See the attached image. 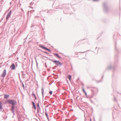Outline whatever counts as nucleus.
I'll return each instance as SVG.
<instances>
[{"mask_svg": "<svg viewBox=\"0 0 121 121\" xmlns=\"http://www.w3.org/2000/svg\"><path fill=\"white\" fill-rule=\"evenodd\" d=\"M71 75H69L68 77V78L69 79V80L70 81L71 80Z\"/></svg>", "mask_w": 121, "mask_h": 121, "instance_id": "nucleus-11", "label": "nucleus"}, {"mask_svg": "<svg viewBox=\"0 0 121 121\" xmlns=\"http://www.w3.org/2000/svg\"><path fill=\"white\" fill-rule=\"evenodd\" d=\"M14 105H12V112H14Z\"/></svg>", "mask_w": 121, "mask_h": 121, "instance_id": "nucleus-8", "label": "nucleus"}, {"mask_svg": "<svg viewBox=\"0 0 121 121\" xmlns=\"http://www.w3.org/2000/svg\"><path fill=\"white\" fill-rule=\"evenodd\" d=\"M10 68L14 70L15 69V65L14 64H13L10 66Z\"/></svg>", "mask_w": 121, "mask_h": 121, "instance_id": "nucleus-6", "label": "nucleus"}, {"mask_svg": "<svg viewBox=\"0 0 121 121\" xmlns=\"http://www.w3.org/2000/svg\"><path fill=\"white\" fill-rule=\"evenodd\" d=\"M49 93L51 95L52 94V91H50Z\"/></svg>", "mask_w": 121, "mask_h": 121, "instance_id": "nucleus-17", "label": "nucleus"}, {"mask_svg": "<svg viewBox=\"0 0 121 121\" xmlns=\"http://www.w3.org/2000/svg\"><path fill=\"white\" fill-rule=\"evenodd\" d=\"M40 47L42 48L43 49H45L46 50H47L48 51H50V49H48L46 48L45 47H44V46L42 45H40Z\"/></svg>", "mask_w": 121, "mask_h": 121, "instance_id": "nucleus-5", "label": "nucleus"}, {"mask_svg": "<svg viewBox=\"0 0 121 121\" xmlns=\"http://www.w3.org/2000/svg\"><path fill=\"white\" fill-rule=\"evenodd\" d=\"M23 87H24V85L23 84Z\"/></svg>", "mask_w": 121, "mask_h": 121, "instance_id": "nucleus-20", "label": "nucleus"}, {"mask_svg": "<svg viewBox=\"0 0 121 121\" xmlns=\"http://www.w3.org/2000/svg\"><path fill=\"white\" fill-rule=\"evenodd\" d=\"M45 114L47 117L48 116L47 114L46 113H45Z\"/></svg>", "mask_w": 121, "mask_h": 121, "instance_id": "nucleus-18", "label": "nucleus"}, {"mask_svg": "<svg viewBox=\"0 0 121 121\" xmlns=\"http://www.w3.org/2000/svg\"><path fill=\"white\" fill-rule=\"evenodd\" d=\"M6 74V70L5 69L4 70L1 76L3 77H4Z\"/></svg>", "mask_w": 121, "mask_h": 121, "instance_id": "nucleus-3", "label": "nucleus"}, {"mask_svg": "<svg viewBox=\"0 0 121 121\" xmlns=\"http://www.w3.org/2000/svg\"><path fill=\"white\" fill-rule=\"evenodd\" d=\"M52 61L55 64L57 65H61L62 64V63L59 62V61L52 60Z\"/></svg>", "mask_w": 121, "mask_h": 121, "instance_id": "nucleus-2", "label": "nucleus"}, {"mask_svg": "<svg viewBox=\"0 0 121 121\" xmlns=\"http://www.w3.org/2000/svg\"><path fill=\"white\" fill-rule=\"evenodd\" d=\"M93 0L94 1H97V0Z\"/></svg>", "mask_w": 121, "mask_h": 121, "instance_id": "nucleus-21", "label": "nucleus"}, {"mask_svg": "<svg viewBox=\"0 0 121 121\" xmlns=\"http://www.w3.org/2000/svg\"><path fill=\"white\" fill-rule=\"evenodd\" d=\"M34 96L35 97H36L35 95V96Z\"/></svg>", "mask_w": 121, "mask_h": 121, "instance_id": "nucleus-22", "label": "nucleus"}, {"mask_svg": "<svg viewBox=\"0 0 121 121\" xmlns=\"http://www.w3.org/2000/svg\"><path fill=\"white\" fill-rule=\"evenodd\" d=\"M32 96H35V94L33 93H32Z\"/></svg>", "mask_w": 121, "mask_h": 121, "instance_id": "nucleus-16", "label": "nucleus"}, {"mask_svg": "<svg viewBox=\"0 0 121 121\" xmlns=\"http://www.w3.org/2000/svg\"><path fill=\"white\" fill-rule=\"evenodd\" d=\"M82 90H83V92L85 93V95H87V94H86V92H85V91L84 90V89L83 88L82 89Z\"/></svg>", "mask_w": 121, "mask_h": 121, "instance_id": "nucleus-13", "label": "nucleus"}, {"mask_svg": "<svg viewBox=\"0 0 121 121\" xmlns=\"http://www.w3.org/2000/svg\"><path fill=\"white\" fill-rule=\"evenodd\" d=\"M32 105H33V107H34V108L35 109H36V108L35 106V104L34 102H32Z\"/></svg>", "mask_w": 121, "mask_h": 121, "instance_id": "nucleus-7", "label": "nucleus"}, {"mask_svg": "<svg viewBox=\"0 0 121 121\" xmlns=\"http://www.w3.org/2000/svg\"><path fill=\"white\" fill-rule=\"evenodd\" d=\"M2 105L1 102H0V109L2 108Z\"/></svg>", "mask_w": 121, "mask_h": 121, "instance_id": "nucleus-12", "label": "nucleus"}, {"mask_svg": "<svg viewBox=\"0 0 121 121\" xmlns=\"http://www.w3.org/2000/svg\"><path fill=\"white\" fill-rule=\"evenodd\" d=\"M42 95H43V93H44V91L43 89H42Z\"/></svg>", "mask_w": 121, "mask_h": 121, "instance_id": "nucleus-15", "label": "nucleus"}, {"mask_svg": "<svg viewBox=\"0 0 121 121\" xmlns=\"http://www.w3.org/2000/svg\"><path fill=\"white\" fill-rule=\"evenodd\" d=\"M35 100H36V97H35Z\"/></svg>", "mask_w": 121, "mask_h": 121, "instance_id": "nucleus-19", "label": "nucleus"}, {"mask_svg": "<svg viewBox=\"0 0 121 121\" xmlns=\"http://www.w3.org/2000/svg\"><path fill=\"white\" fill-rule=\"evenodd\" d=\"M37 108L38 109H39L40 108L39 103H38L37 104Z\"/></svg>", "mask_w": 121, "mask_h": 121, "instance_id": "nucleus-14", "label": "nucleus"}, {"mask_svg": "<svg viewBox=\"0 0 121 121\" xmlns=\"http://www.w3.org/2000/svg\"><path fill=\"white\" fill-rule=\"evenodd\" d=\"M16 101L15 100H13L9 99L6 101L5 103H8L9 104H12L13 105H14L16 104Z\"/></svg>", "mask_w": 121, "mask_h": 121, "instance_id": "nucleus-1", "label": "nucleus"}, {"mask_svg": "<svg viewBox=\"0 0 121 121\" xmlns=\"http://www.w3.org/2000/svg\"><path fill=\"white\" fill-rule=\"evenodd\" d=\"M54 55L55 56H56L57 57L59 58H60L61 57L60 56H59L58 54H54Z\"/></svg>", "mask_w": 121, "mask_h": 121, "instance_id": "nucleus-9", "label": "nucleus"}, {"mask_svg": "<svg viewBox=\"0 0 121 121\" xmlns=\"http://www.w3.org/2000/svg\"><path fill=\"white\" fill-rule=\"evenodd\" d=\"M4 95H5L4 98L6 99L9 96V95H7L5 94Z\"/></svg>", "mask_w": 121, "mask_h": 121, "instance_id": "nucleus-10", "label": "nucleus"}, {"mask_svg": "<svg viewBox=\"0 0 121 121\" xmlns=\"http://www.w3.org/2000/svg\"><path fill=\"white\" fill-rule=\"evenodd\" d=\"M12 13V10H11L9 12L8 14L7 15L6 17V20H7L8 19L9 17L10 16L11 14Z\"/></svg>", "mask_w": 121, "mask_h": 121, "instance_id": "nucleus-4", "label": "nucleus"}]
</instances>
